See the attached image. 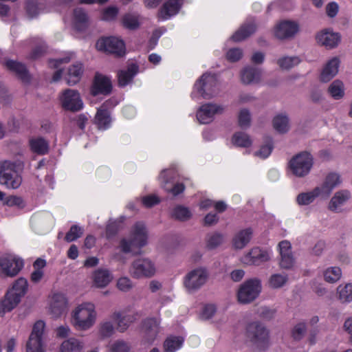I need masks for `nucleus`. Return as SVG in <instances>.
<instances>
[{
    "label": "nucleus",
    "mask_w": 352,
    "mask_h": 352,
    "mask_svg": "<svg viewBox=\"0 0 352 352\" xmlns=\"http://www.w3.org/2000/svg\"><path fill=\"white\" fill-rule=\"evenodd\" d=\"M146 242V227L143 223L138 222L134 225L130 239H122L120 241V248L125 254L131 253L135 255L140 254V249L144 247Z\"/></svg>",
    "instance_id": "f257e3e1"
},
{
    "label": "nucleus",
    "mask_w": 352,
    "mask_h": 352,
    "mask_svg": "<svg viewBox=\"0 0 352 352\" xmlns=\"http://www.w3.org/2000/svg\"><path fill=\"white\" fill-rule=\"evenodd\" d=\"M245 335L247 341L258 349H264L268 346L270 332L261 322L249 323L246 326Z\"/></svg>",
    "instance_id": "f03ea898"
},
{
    "label": "nucleus",
    "mask_w": 352,
    "mask_h": 352,
    "mask_svg": "<svg viewBox=\"0 0 352 352\" xmlns=\"http://www.w3.org/2000/svg\"><path fill=\"white\" fill-rule=\"evenodd\" d=\"M96 313L92 303L86 302L79 305L73 315L72 323L79 330H86L94 325Z\"/></svg>",
    "instance_id": "7ed1b4c3"
},
{
    "label": "nucleus",
    "mask_w": 352,
    "mask_h": 352,
    "mask_svg": "<svg viewBox=\"0 0 352 352\" xmlns=\"http://www.w3.org/2000/svg\"><path fill=\"white\" fill-rule=\"evenodd\" d=\"M313 166L311 155L302 151L294 156L289 162L290 171L296 177H303L309 174Z\"/></svg>",
    "instance_id": "20e7f679"
},
{
    "label": "nucleus",
    "mask_w": 352,
    "mask_h": 352,
    "mask_svg": "<svg viewBox=\"0 0 352 352\" xmlns=\"http://www.w3.org/2000/svg\"><path fill=\"white\" fill-rule=\"evenodd\" d=\"M261 282L258 278H251L245 281L239 288L238 300L241 304H248L258 298L261 292Z\"/></svg>",
    "instance_id": "39448f33"
},
{
    "label": "nucleus",
    "mask_w": 352,
    "mask_h": 352,
    "mask_svg": "<svg viewBox=\"0 0 352 352\" xmlns=\"http://www.w3.org/2000/svg\"><path fill=\"white\" fill-rule=\"evenodd\" d=\"M208 276V272L205 268L197 267L186 274L184 286L188 293H195L206 283Z\"/></svg>",
    "instance_id": "423d86ee"
},
{
    "label": "nucleus",
    "mask_w": 352,
    "mask_h": 352,
    "mask_svg": "<svg viewBox=\"0 0 352 352\" xmlns=\"http://www.w3.org/2000/svg\"><path fill=\"white\" fill-rule=\"evenodd\" d=\"M155 273V264L148 258L135 259L129 268V274L134 278H151Z\"/></svg>",
    "instance_id": "0eeeda50"
},
{
    "label": "nucleus",
    "mask_w": 352,
    "mask_h": 352,
    "mask_svg": "<svg viewBox=\"0 0 352 352\" xmlns=\"http://www.w3.org/2000/svg\"><path fill=\"white\" fill-rule=\"evenodd\" d=\"M45 327L42 320L35 322L26 344V352H44Z\"/></svg>",
    "instance_id": "6e6552de"
},
{
    "label": "nucleus",
    "mask_w": 352,
    "mask_h": 352,
    "mask_svg": "<svg viewBox=\"0 0 352 352\" xmlns=\"http://www.w3.org/2000/svg\"><path fill=\"white\" fill-rule=\"evenodd\" d=\"M217 85L214 75L204 74L195 84V89L203 98L210 99L216 94Z\"/></svg>",
    "instance_id": "1a4fd4ad"
},
{
    "label": "nucleus",
    "mask_w": 352,
    "mask_h": 352,
    "mask_svg": "<svg viewBox=\"0 0 352 352\" xmlns=\"http://www.w3.org/2000/svg\"><path fill=\"white\" fill-rule=\"evenodd\" d=\"M100 51L113 54L116 56H122L125 54V45L123 41L113 36L102 38L96 43Z\"/></svg>",
    "instance_id": "9d476101"
},
{
    "label": "nucleus",
    "mask_w": 352,
    "mask_h": 352,
    "mask_svg": "<svg viewBox=\"0 0 352 352\" xmlns=\"http://www.w3.org/2000/svg\"><path fill=\"white\" fill-rule=\"evenodd\" d=\"M23 266V261L14 256L0 258V276L13 277L18 274Z\"/></svg>",
    "instance_id": "9b49d317"
},
{
    "label": "nucleus",
    "mask_w": 352,
    "mask_h": 352,
    "mask_svg": "<svg viewBox=\"0 0 352 352\" xmlns=\"http://www.w3.org/2000/svg\"><path fill=\"white\" fill-rule=\"evenodd\" d=\"M63 107L71 111H78L83 107V102L78 91L74 89L65 90L60 96Z\"/></svg>",
    "instance_id": "f8f14e48"
},
{
    "label": "nucleus",
    "mask_w": 352,
    "mask_h": 352,
    "mask_svg": "<svg viewBox=\"0 0 352 352\" xmlns=\"http://www.w3.org/2000/svg\"><path fill=\"white\" fill-rule=\"evenodd\" d=\"M223 111L224 107L222 105L206 103L197 111V118L201 124H208L212 121L214 115L221 114Z\"/></svg>",
    "instance_id": "ddd939ff"
},
{
    "label": "nucleus",
    "mask_w": 352,
    "mask_h": 352,
    "mask_svg": "<svg viewBox=\"0 0 352 352\" xmlns=\"http://www.w3.org/2000/svg\"><path fill=\"white\" fill-rule=\"evenodd\" d=\"M299 30L298 23L292 21H283L276 25L274 30L275 36L280 40L293 38Z\"/></svg>",
    "instance_id": "4468645a"
},
{
    "label": "nucleus",
    "mask_w": 352,
    "mask_h": 352,
    "mask_svg": "<svg viewBox=\"0 0 352 352\" xmlns=\"http://www.w3.org/2000/svg\"><path fill=\"white\" fill-rule=\"evenodd\" d=\"M351 198V193L349 190L342 189L336 191L328 204V209L333 212H342L344 206Z\"/></svg>",
    "instance_id": "2eb2a0df"
},
{
    "label": "nucleus",
    "mask_w": 352,
    "mask_h": 352,
    "mask_svg": "<svg viewBox=\"0 0 352 352\" xmlns=\"http://www.w3.org/2000/svg\"><path fill=\"white\" fill-rule=\"evenodd\" d=\"M280 260L279 265L285 270L292 269L295 263V258L292 252L291 244L288 241H282L278 243Z\"/></svg>",
    "instance_id": "dca6fc26"
},
{
    "label": "nucleus",
    "mask_w": 352,
    "mask_h": 352,
    "mask_svg": "<svg viewBox=\"0 0 352 352\" xmlns=\"http://www.w3.org/2000/svg\"><path fill=\"white\" fill-rule=\"evenodd\" d=\"M112 85L109 77L96 74L91 89V94L96 96L98 94L108 95L111 92Z\"/></svg>",
    "instance_id": "f3484780"
},
{
    "label": "nucleus",
    "mask_w": 352,
    "mask_h": 352,
    "mask_svg": "<svg viewBox=\"0 0 352 352\" xmlns=\"http://www.w3.org/2000/svg\"><path fill=\"white\" fill-rule=\"evenodd\" d=\"M342 183L340 176L335 173H329L319 188L322 194V199H326L331 195L332 190Z\"/></svg>",
    "instance_id": "a211bd4d"
},
{
    "label": "nucleus",
    "mask_w": 352,
    "mask_h": 352,
    "mask_svg": "<svg viewBox=\"0 0 352 352\" xmlns=\"http://www.w3.org/2000/svg\"><path fill=\"white\" fill-rule=\"evenodd\" d=\"M268 260V254L258 248H252L241 259L244 264L249 265H259Z\"/></svg>",
    "instance_id": "6ab92c4d"
},
{
    "label": "nucleus",
    "mask_w": 352,
    "mask_h": 352,
    "mask_svg": "<svg viewBox=\"0 0 352 352\" xmlns=\"http://www.w3.org/2000/svg\"><path fill=\"white\" fill-rule=\"evenodd\" d=\"M316 39L319 45L332 49L338 45L340 36L338 33L324 30L316 34Z\"/></svg>",
    "instance_id": "aec40b11"
},
{
    "label": "nucleus",
    "mask_w": 352,
    "mask_h": 352,
    "mask_svg": "<svg viewBox=\"0 0 352 352\" xmlns=\"http://www.w3.org/2000/svg\"><path fill=\"white\" fill-rule=\"evenodd\" d=\"M142 330L146 342H152L160 331V321L155 318L145 319L142 322Z\"/></svg>",
    "instance_id": "412c9836"
},
{
    "label": "nucleus",
    "mask_w": 352,
    "mask_h": 352,
    "mask_svg": "<svg viewBox=\"0 0 352 352\" xmlns=\"http://www.w3.org/2000/svg\"><path fill=\"white\" fill-rule=\"evenodd\" d=\"M67 299L61 293L54 294L50 305V312L53 318L60 317L66 310Z\"/></svg>",
    "instance_id": "4be33fe9"
},
{
    "label": "nucleus",
    "mask_w": 352,
    "mask_h": 352,
    "mask_svg": "<svg viewBox=\"0 0 352 352\" xmlns=\"http://www.w3.org/2000/svg\"><path fill=\"white\" fill-rule=\"evenodd\" d=\"M339 64V59L336 57L329 60L320 73V80L322 82H328L333 79L338 72Z\"/></svg>",
    "instance_id": "5701e85b"
},
{
    "label": "nucleus",
    "mask_w": 352,
    "mask_h": 352,
    "mask_svg": "<svg viewBox=\"0 0 352 352\" xmlns=\"http://www.w3.org/2000/svg\"><path fill=\"white\" fill-rule=\"evenodd\" d=\"M261 70L253 66H248L241 72V80L245 85L258 83L261 80Z\"/></svg>",
    "instance_id": "b1692460"
},
{
    "label": "nucleus",
    "mask_w": 352,
    "mask_h": 352,
    "mask_svg": "<svg viewBox=\"0 0 352 352\" xmlns=\"http://www.w3.org/2000/svg\"><path fill=\"white\" fill-rule=\"evenodd\" d=\"M253 234L251 228L241 230L234 236L232 243L234 249L241 250L244 248L250 241Z\"/></svg>",
    "instance_id": "393cba45"
},
{
    "label": "nucleus",
    "mask_w": 352,
    "mask_h": 352,
    "mask_svg": "<svg viewBox=\"0 0 352 352\" xmlns=\"http://www.w3.org/2000/svg\"><path fill=\"white\" fill-rule=\"evenodd\" d=\"M181 6V0H168L160 10L159 17L163 20L170 18L179 12Z\"/></svg>",
    "instance_id": "a878e982"
},
{
    "label": "nucleus",
    "mask_w": 352,
    "mask_h": 352,
    "mask_svg": "<svg viewBox=\"0 0 352 352\" xmlns=\"http://www.w3.org/2000/svg\"><path fill=\"white\" fill-rule=\"evenodd\" d=\"M112 318L117 322V329L122 333L124 332L137 319L135 314L123 315L120 312H114Z\"/></svg>",
    "instance_id": "bb28decb"
},
{
    "label": "nucleus",
    "mask_w": 352,
    "mask_h": 352,
    "mask_svg": "<svg viewBox=\"0 0 352 352\" xmlns=\"http://www.w3.org/2000/svg\"><path fill=\"white\" fill-rule=\"evenodd\" d=\"M21 298L17 296V294H12V292L6 293L4 298L0 301V314L1 316L6 312L12 311L20 302Z\"/></svg>",
    "instance_id": "cd10ccee"
},
{
    "label": "nucleus",
    "mask_w": 352,
    "mask_h": 352,
    "mask_svg": "<svg viewBox=\"0 0 352 352\" xmlns=\"http://www.w3.org/2000/svg\"><path fill=\"white\" fill-rule=\"evenodd\" d=\"M110 102V100L106 101L102 107L98 109L96 113L95 117L96 124L100 129H106L110 125L111 118L109 113L107 109H104V107H108Z\"/></svg>",
    "instance_id": "c85d7f7f"
},
{
    "label": "nucleus",
    "mask_w": 352,
    "mask_h": 352,
    "mask_svg": "<svg viewBox=\"0 0 352 352\" xmlns=\"http://www.w3.org/2000/svg\"><path fill=\"white\" fill-rule=\"evenodd\" d=\"M6 66L9 70L14 72L23 81H29L30 76L25 65L12 60H9L6 62Z\"/></svg>",
    "instance_id": "c756f323"
},
{
    "label": "nucleus",
    "mask_w": 352,
    "mask_h": 352,
    "mask_svg": "<svg viewBox=\"0 0 352 352\" xmlns=\"http://www.w3.org/2000/svg\"><path fill=\"white\" fill-rule=\"evenodd\" d=\"M256 27L254 23H245L234 32L231 38L235 42H240L245 40L256 31Z\"/></svg>",
    "instance_id": "7c9ffc66"
},
{
    "label": "nucleus",
    "mask_w": 352,
    "mask_h": 352,
    "mask_svg": "<svg viewBox=\"0 0 352 352\" xmlns=\"http://www.w3.org/2000/svg\"><path fill=\"white\" fill-rule=\"evenodd\" d=\"M83 72V65L81 63H76L69 67L66 77L67 83L74 85L78 82Z\"/></svg>",
    "instance_id": "2f4dec72"
},
{
    "label": "nucleus",
    "mask_w": 352,
    "mask_h": 352,
    "mask_svg": "<svg viewBox=\"0 0 352 352\" xmlns=\"http://www.w3.org/2000/svg\"><path fill=\"white\" fill-rule=\"evenodd\" d=\"M274 129L279 133L284 134L289 130V120L285 113L276 115L272 120Z\"/></svg>",
    "instance_id": "473e14b6"
},
{
    "label": "nucleus",
    "mask_w": 352,
    "mask_h": 352,
    "mask_svg": "<svg viewBox=\"0 0 352 352\" xmlns=\"http://www.w3.org/2000/svg\"><path fill=\"white\" fill-rule=\"evenodd\" d=\"M74 26L78 31H82L87 28L89 25V17L86 12L78 8L74 10Z\"/></svg>",
    "instance_id": "72a5a7b5"
},
{
    "label": "nucleus",
    "mask_w": 352,
    "mask_h": 352,
    "mask_svg": "<svg viewBox=\"0 0 352 352\" xmlns=\"http://www.w3.org/2000/svg\"><path fill=\"white\" fill-rule=\"evenodd\" d=\"M93 278L97 287H104L111 281L112 276L109 270L99 269L94 272Z\"/></svg>",
    "instance_id": "f704fd0d"
},
{
    "label": "nucleus",
    "mask_w": 352,
    "mask_h": 352,
    "mask_svg": "<svg viewBox=\"0 0 352 352\" xmlns=\"http://www.w3.org/2000/svg\"><path fill=\"white\" fill-rule=\"evenodd\" d=\"M138 67L135 64L130 65L126 70H120L118 74V84L124 87L138 73Z\"/></svg>",
    "instance_id": "c9c22d12"
},
{
    "label": "nucleus",
    "mask_w": 352,
    "mask_h": 352,
    "mask_svg": "<svg viewBox=\"0 0 352 352\" xmlns=\"http://www.w3.org/2000/svg\"><path fill=\"white\" fill-rule=\"evenodd\" d=\"M318 197L322 198V194L319 188L316 186L311 191L300 193L296 197V201L300 206H307L314 202Z\"/></svg>",
    "instance_id": "e433bc0d"
},
{
    "label": "nucleus",
    "mask_w": 352,
    "mask_h": 352,
    "mask_svg": "<svg viewBox=\"0 0 352 352\" xmlns=\"http://www.w3.org/2000/svg\"><path fill=\"white\" fill-rule=\"evenodd\" d=\"M327 93L334 100L342 99L345 94V87L343 82L338 79L333 80L328 87Z\"/></svg>",
    "instance_id": "4c0bfd02"
},
{
    "label": "nucleus",
    "mask_w": 352,
    "mask_h": 352,
    "mask_svg": "<svg viewBox=\"0 0 352 352\" xmlns=\"http://www.w3.org/2000/svg\"><path fill=\"white\" fill-rule=\"evenodd\" d=\"M45 8V2L36 0H28L25 5L26 13L31 19L37 16Z\"/></svg>",
    "instance_id": "58836bf2"
},
{
    "label": "nucleus",
    "mask_w": 352,
    "mask_h": 352,
    "mask_svg": "<svg viewBox=\"0 0 352 352\" xmlns=\"http://www.w3.org/2000/svg\"><path fill=\"white\" fill-rule=\"evenodd\" d=\"M225 235L219 232L208 233L206 237V245L208 250H214L223 244Z\"/></svg>",
    "instance_id": "ea45409f"
},
{
    "label": "nucleus",
    "mask_w": 352,
    "mask_h": 352,
    "mask_svg": "<svg viewBox=\"0 0 352 352\" xmlns=\"http://www.w3.org/2000/svg\"><path fill=\"white\" fill-rule=\"evenodd\" d=\"M338 299L341 303H349L352 302V283L340 285L337 287Z\"/></svg>",
    "instance_id": "a19ab883"
},
{
    "label": "nucleus",
    "mask_w": 352,
    "mask_h": 352,
    "mask_svg": "<svg viewBox=\"0 0 352 352\" xmlns=\"http://www.w3.org/2000/svg\"><path fill=\"white\" fill-rule=\"evenodd\" d=\"M169 170H163L160 174V178L162 182L164 183L163 188H164L166 190L171 192L174 196L178 195L184 190L185 186L181 183H177L173 186H168V181L167 174Z\"/></svg>",
    "instance_id": "79ce46f5"
},
{
    "label": "nucleus",
    "mask_w": 352,
    "mask_h": 352,
    "mask_svg": "<svg viewBox=\"0 0 352 352\" xmlns=\"http://www.w3.org/2000/svg\"><path fill=\"white\" fill-rule=\"evenodd\" d=\"M83 347L82 344L75 338L65 340L60 345L59 352H80Z\"/></svg>",
    "instance_id": "37998d69"
},
{
    "label": "nucleus",
    "mask_w": 352,
    "mask_h": 352,
    "mask_svg": "<svg viewBox=\"0 0 352 352\" xmlns=\"http://www.w3.org/2000/svg\"><path fill=\"white\" fill-rule=\"evenodd\" d=\"M31 149L39 155H44L48 151V143L47 141L42 138H38L32 139L30 141Z\"/></svg>",
    "instance_id": "c03bdc74"
},
{
    "label": "nucleus",
    "mask_w": 352,
    "mask_h": 352,
    "mask_svg": "<svg viewBox=\"0 0 352 352\" xmlns=\"http://www.w3.org/2000/svg\"><path fill=\"white\" fill-rule=\"evenodd\" d=\"M183 343V339L180 337L168 338L164 343V352H175L179 349Z\"/></svg>",
    "instance_id": "a18cd8bd"
},
{
    "label": "nucleus",
    "mask_w": 352,
    "mask_h": 352,
    "mask_svg": "<svg viewBox=\"0 0 352 352\" xmlns=\"http://www.w3.org/2000/svg\"><path fill=\"white\" fill-rule=\"evenodd\" d=\"M288 281L287 274H274L269 278V286L272 289H278L283 287Z\"/></svg>",
    "instance_id": "49530a36"
},
{
    "label": "nucleus",
    "mask_w": 352,
    "mask_h": 352,
    "mask_svg": "<svg viewBox=\"0 0 352 352\" xmlns=\"http://www.w3.org/2000/svg\"><path fill=\"white\" fill-rule=\"evenodd\" d=\"M21 177L17 171L12 172L6 179H3L0 182L1 184L6 186L9 188L16 189L19 188L21 184Z\"/></svg>",
    "instance_id": "de8ad7c7"
},
{
    "label": "nucleus",
    "mask_w": 352,
    "mask_h": 352,
    "mask_svg": "<svg viewBox=\"0 0 352 352\" xmlns=\"http://www.w3.org/2000/svg\"><path fill=\"white\" fill-rule=\"evenodd\" d=\"M342 272L340 267H331L324 272V278L329 283H334L340 280Z\"/></svg>",
    "instance_id": "09e8293b"
},
{
    "label": "nucleus",
    "mask_w": 352,
    "mask_h": 352,
    "mask_svg": "<svg viewBox=\"0 0 352 352\" xmlns=\"http://www.w3.org/2000/svg\"><path fill=\"white\" fill-rule=\"evenodd\" d=\"M273 148L274 144L272 138L270 137H266L265 144L263 145L258 151L255 152L254 155L262 159L267 158L271 154Z\"/></svg>",
    "instance_id": "8fccbe9b"
},
{
    "label": "nucleus",
    "mask_w": 352,
    "mask_h": 352,
    "mask_svg": "<svg viewBox=\"0 0 352 352\" xmlns=\"http://www.w3.org/2000/svg\"><path fill=\"white\" fill-rule=\"evenodd\" d=\"M28 289V281L26 279L20 278L16 280L11 289L9 292H12V294H17V296L21 299V297L25 295Z\"/></svg>",
    "instance_id": "3c124183"
},
{
    "label": "nucleus",
    "mask_w": 352,
    "mask_h": 352,
    "mask_svg": "<svg viewBox=\"0 0 352 352\" xmlns=\"http://www.w3.org/2000/svg\"><path fill=\"white\" fill-rule=\"evenodd\" d=\"M232 143L240 147H248L251 145L252 141L248 134L243 132H237L233 135Z\"/></svg>",
    "instance_id": "603ef678"
},
{
    "label": "nucleus",
    "mask_w": 352,
    "mask_h": 352,
    "mask_svg": "<svg viewBox=\"0 0 352 352\" xmlns=\"http://www.w3.org/2000/svg\"><path fill=\"white\" fill-rule=\"evenodd\" d=\"M16 165L14 163L5 160L0 162V182L6 179L12 172L16 171Z\"/></svg>",
    "instance_id": "864d4df0"
},
{
    "label": "nucleus",
    "mask_w": 352,
    "mask_h": 352,
    "mask_svg": "<svg viewBox=\"0 0 352 352\" xmlns=\"http://www.w3.org/2000/svg\"><path fill=\"white\" fill-rule=\"evenodd\" d=\"M299 63L300 59L297 56H285L279 58L277 61L278 65L283 69H289Z\"/></svg>",
    "instance_id": "5fc2aeb1"
},
{
    "label": "nucleus",
    "mask_w": 352,
    "mask_h": 352,
    "mask_svg": "<svg viewBox=\"0 0 352 352\" xmlns=\"http://www.w3.org/2000/svg\"><path fill=\"white\" fill-rule=\"evenodd\" d=\"M190 210L182 206H176L172 212V217L179 221H186L190 219Z\"/></svg>",
    "instance_id": "6e6d98bb"
},
{
    "label": "nucleus",
    "mask_w": 352,
    "mask_h": 352,
    "mask_svg": "<svg viewBox=\"0 0 352 352\" xmlns=\"http://www.w3.org/2000/svg\"><path fill=\"white\" fill-rule=\"evenodd\" d=\"M122 21L124 27L129 30H135L138 28L140 25L138 18L131 14H125Z\"/></svg>",
    "instance_id": "4d7b16f0"
},
{
    "label": "nucleus",
    "mask_w": 352,
    "mask_h": 352,
    "mask_svg": "<svg viewBox=\"0 0 352 352\" xmlns=\"http://www.w3.org/2000/svg\"><path fill=\"white\" fill-rule=\"evenodd\" d=\"M83 229L77 225L72 226L65 235V240L72 242L82 236Z\"/></svg>",
    "instance_id": "13d9d810"
},
{
    "label": "nucleus",
    "mask_w": 352,
    "mask_h": 352,
    "mask_svg": "<svg viewBox=\"0 0 352 352\" xmlns=\"http://www.w3.org/2000/svg\"><path fill=\"white\" fill-rule=\"evenodd\" d=\"M130 349V344L122 340H116L110 346L111 352H129Z\"/></svg>",
    "instance_id": "bf43d9fd"
},
{
    "label": "nucleus",
    "mask_w": 352,
    "mask_h": 352,
    "mask_svg": "<svg viewBox=\"0 0 352 352\" xmlns=\"http://www.w3.org/2000/svg\"><path fill=\"white\" fill-rule=\"evenodd\" d=\"M307 331V326L305 322H300L295 325L292 331V336L295 340H300Z\"/></svg>",
    "instance_id": "052dcab7"
},
{
    "label": "nucleus",
    "mask_w": 352,
    "mask_h": 352,
    "mask_svg": "<svg viewBox=\"0 0 352 352\" xmlns=\"http://www.w3.org/2000/svg\"><path fill=\"white\" fill-rule=\"evenodd\" d=\"M239 124L241 128H247L250 124L251 116L250 112L247 109H243L239 114Z\"/></svg>",
    "instance_id": "680f3d73"
},
{
    "label": "nucleus",
    "mask_w": 352,
    "mask_h": 352,
    "mask_svg": "<svg viewBox=\"0 0 352 352\" xmlns=\"http://www.w3.org/2000/svg\"><path fill=\"white\" fill-rule=\"evenodd\" d=\"M121 222L122 220L109 221L106 228V235L108 239L116 236L120 228Z\"/></svg>",
    "instance_id": "e2e57ef3"
},
{
    "label": "nucleus",
    "mask_w": 352,
    "mask_h": 352,
    "mask_svg": "<svg viewBox=\"0 0 352 352\" xmlns=\"http://www.w3.org/2000/svg\"><path fill=\"white\" fill-rule=\"evenodd\" d=\"M118 288L122 292H129L133 287V283L128 277H122L117 282Z\"/></svg>",
    "instance_id": "0e129e2a"
},
{
    "label": "nucleus",
    "mask_w": 352,
    "mask_h": 352,
    "mask_svg": "<svg viewBox=\"0 0 352 352\" xmlns=\"http://www.w3.org/2000/svg\"><path fill=\"white\" fill-rule=\"evenodd\" d=\"M227 58L231 62H236L243 56V51L240 48H232L227 52Z\"/></svg>",
    "instance_id": "69168bd1"
},
{
    "label": "nucleus",
    "mask_w": 352,
    "mask_h": 352,
    "mask_svg": "<svg viewBox=\"0 0 352 352\" xmlns=\"http://www.w3.org/2000/svg\"><path fill=\"white\" fill-rule=\"evenodd\" d=\"M114 327L110 322H104L100 327V334L104 338H109L114 333Z\"/></svg>",
    "instance_id": "338daca9"
},
{
    "label": "nucleus",
    "mask_w": 352,
    "mask_h": 352,
    "mask_svg": "<svg viewBox=\"0 0 352 352\" xmlns=\"http://www.w3.org/2000/svg\"><path fill=\"white\" fill-rule=\"evenodd\" d=\"M215 312L216 307L214 305H206L204 307L200 317L203 320H208L214 315Z\"/></svg>",
    "instance_id": "774afa93"
}]
</instances>
